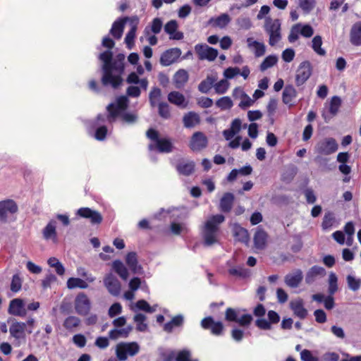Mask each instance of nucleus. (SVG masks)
Returning a JSON list of instances; mask_svg holds the SVG:
<instances>
[{
  "instance_id": "f257e3e1",
  "label": "nucleus",
  "mask_w": 361,
  "mask_h": 361,
  "mask_svg": "<svg viewBox=\"0 0 361 361\" xmlns=\"http://www.w3.org/2000/svg\"><path fill=\"white\" fill-rule=\"evenodd\" d=\"M112 56V52L109 50L101 53L99 56V59L103 62L102 83L104 86L109 85L116 89L123 82L121 75L124 71L125 56L119 54L114 59Z\"/></svg>"
},
{
  "instance_id": "f03ea898",
  "label": "nucleus",
  "mask_w": 361,
  "mask_h": 361,
  "mask_svg": "<svg viewBox=\"0 0 361 361\" xmlns=\"http://www.w3.org/2000/svg\"><path fill=\"white\" fill-rule=\"evenodd\" d=\"M225 221L223 214L209 216L201 227V234L204 245L211 246L219 242L220 226Z\"/></svg>"
},
{
  "instance_id": "7ed1b4c3",
  "label": "nucleus",
  "mask_w": 361,
  "mask_h": 361,
  "mask_svg": "<svg viewBox=\"0 0 361 361\" xmlns=\"http://www.w3.org/2000/svg\"><path fill=\"white\" fill-rule=\"evenodd\" d=\"M147 136L154 142L149 145V149L152 151L157 149L161 153H170L173 149V145L169 138L159 137V133L154 129H149L147 131Z\"/></svg>"
},
{
  "instance_id": "20e7f679",
  "label": "nucleus",
  "mask_w": 361,
  "mask_h": 361,
  "mask_svg": "<svg viewBox=\"0 0 361 361\" xmlns=\"http://www.w3.org/2000/svg\"><path fill=\"white\" fill-rule=\"evenodd\" d=\"M140 350V345L135 342H120L115 348L116 358L120 361H126L128 357H134Z\"/></svg>"
},
{
  "instance_id": "39448f33",
  "label": "nucleus",
  "mask_w": 361,
  "mask_h": 361,
  "mask_svg": "<svg viewBox=\"0 0 361 361\" xmlns=\"http://www.w3.org/2000/svg\"><path fill=\"white\" fill-rule=\"evenodd\" d=\"M9 326L10 336L13 339V344L16 347H20L26 342V323L18 322L16 319L11 320Z\"/></svg>"
},
{
  "instance_id": "423d86ee",
  "label": "nucleus",
  "mask_w": 361,
  "mask_h": 361,
  "mask_svg": "<svg viewBox=\"0 0 361 361\" xmlns=\"http://www.w3.org/2000/svg\"><path fill=\"white\" fill-rule=\"evenodd\" d=\"M264 29L269 36V44L270 46L276 45L281 39V22L279 19L266 18Z\"/></svg>"
},
{
  "instance_id": "0eeeda50",
  "label": "nucleus",
  "mask_w": 361,
  "mask_h": 361,
  "mask_svg": "<svg viewBox=\"0 0 361 361\" xmlns=\"http://www.w3.org/2000/svg\"><path fill=\"white\" fill-rule=\"evenodd\" d=\"M128 105V99L126 96L118 97L114 103L108 105L107 111V121L112 123L115 121L116 118L124 110H126Z\"/></svg>"
},
{
  "instance_id": "6e6552de",
  "label": "nucleus",
  "mask_w": 361,
  "mask_h": 361,
  "mask_svg": "<svg viewBox=\"0 0 361 361\" xmlns=\"http://www.w3.org/2000/svg\"><path fill=\"white\" fill-rule=\"evenodd\" d=\"M74 307L76 313L81 316H86L91 310V302L84 293H78L74 300Z\"/></svg>"
},
{
  "instance_id": "1a4fd4ad",
  "label": "nucleus",
  "mask_w": 361,
  "mask_h": 361,
  "mask_svg": "<svg viewBox=\"0 0 361 361\" xmlns=\"http://www.w3.org/2000/svg\"><path fill=\"white\" fill-rule=\"evenodd\" d=\"M338 147V143L334 138L326 137L317 142L315 151L322 155H329L336 152Z\"/></svg>"
},
{
  "instance_id": "9d476101",
  "label": "nucleus",
  "mask_w": 361,
  "mask_h": 361,
  "mask_svg": "<svg viewBox=\"0 0 361 361\" xmlns=\"http://www.w3.org/2000/svg\"><path fill=\"white\" fill-rule=\"evenodd\" d=\"M195 51L200 60H207L213 61L218 56L217 49L209 47L206 44H197L195 46Z\"/></svg>"
},
{
  "instance_id": "9b49d317",
  "label": "nucleus",
  "mask_w": 361,
  "mask_h": 361,
  "mask_svg": "<svg viewBox=\"0 0 361 361\" xmlns=\"http://www.w3.org/2000/svg\"><path fill=\"white\" fill-rule=\"evenodd\" d=\"M18 205L12 200H6L0 202V221L6 223L11 215L18 212Z\"/></svg>"
},
{
  "instance_id": "f8f14e48",
  "label": "nucleus",
  "mask_w": 361,
  "mask_h": 361,
  "mask_svg": "<svg viewBox=\"0 0 361 361\" xmlns=\"http://www.w3.org/2000/svg\"><path fill=\"white\" fill-rule=\"evenodd\" d=\"M208 145L207 137L200 131L194 133L189 142L190 148L194 152H199L206 148Z\"/></svg>"
},
{
  "instance_id": "ddd939ff",
  "label": "nucleus",
  "mask_w": 361,
  "mask_h": 361,
  "mask_svg": "<svg viewBox=\"0 0 361 361\" xmlns=\"http://www.w3.org/2000/svg\"><path fill=\"white\" fill-rule=\"evenodd\" d=\"M312 74V66L309 61L302 62L297 69L295 75V82L297 86L303 85Z\"/></svg>"
},
{
  "instance_id": "4468645a",
  "label": "nucleus",
  "mask_w": 361,
  "mask_h": 361,
  "mask_svg": "<svg viewBox=\"0 0 361 361\" xmlns=\"http://www.w3.org/2000/svg\"><path fill=\"white\" fill-rule=\"evenodd\" d=\"M104 285L111 295L118 296L120 295L121 290V283L111 273L106 274L104 278Z\"/></svg>"
},
{
  "instance_id": "2eb2a0df",
  "label": "nucleus",
  "mask_w": 361,
  "mask_h": 361,
  "mask_svg": "<svg viewBox=\"0 0 361 361\" xmlns=\"http://www.w3.org/2000/svg\"><path fill=\"white\" fill-rule=\"evenodd\" d=\"M179 48H171L162 53L160 57V63L163 66H168L175 63L181 55Z\"/></svg>"
},
{
  "instance_id": "dca6fc26",
  "label": "nucleus",
  "mask_w": 361,
  "mask_h": 361,
  "mask_svg": "<svg viewBox=\"0 0 361 361\" xmlns=\"http://www.w3.org/2000/svg\"><path fill=\"white\" fill-rule=\"evenodd\" d=\"M201 326L204 329L211 331V333L215 336H220L224 331V325L221 322H215L212 317L204 318L201 321Z\"/></svg>"
},
{
  "instance_id": "f3484780",
  "label": "nucleus",
  "mask_w": 361,
  "mask_h": 361,
  "mask_svg": "<svg viewBox=\"0 0 361 361\" xmlns=\"http://www.w3.org/2000/svg\"><path fill=\"white\" fill-rule=\"evenodd\" d=\"M8 312L11 315L20 317H24L27 314L24 302L20 298H15L10 302Z\"/></svg>"
},
{
  "instance_id": "a211bd4d",
  "label": "nucleus",
  "mask_w": 361,
  "mask_h": 361,
  "mask_svg": "<svg viewBox=\"0 0 361 361\" xmlns=\"http://www.w3.org/2000/svg\"><path fill=\"white\" fill-rule=\"evenodd\" d=\"M303 279L302 270L298 269L286 274L284 277L286 285L291 288H298Z\"/></svg>"
},
{
  "instance_id": "6ab92c4d",
  "label": "nucleus",
  "mask_w": 361,
  "mask_h": 361,
  "mask_svg": "<svg viewBox=\"0 0 361 361\" xmlns=\"http://www.w3.org/2000/svg\"><path fill=\"white\" fill-rule=\"evenodd\" d=\"M178 23L175 20H171L164 25V31L169 35L170 39L180 40L183 39L184 35L182 32L178 31Z\"/></svg>"
},
{
  "instance_id": "aec40b11",
  "label": "nucleus",
  "mask_w": 361,
  "mask_h": 361,
  "mask_svg": "<svg viewBox=\"0 0 361 361\" xmlns=\"http://www.w3.org/2000/svg\"><path fill=\"white\" fill-rule=\"evenodd\" d=\"M326 274L324 268L319 266L312 267L306 273L305 282L312 284L319 278L324 277Z\"/></svg>"
},
{
  "instance_id": "412c9836",
  "label": "nucleus",
  "mask_w": 361,
  "mask_h": 361,
  "mask_svg": "<svg viewBox=\"0 0 361 361\" xmlns=\"http://www.w3.org/2000/svg\"><path fill=\"white\" fill-rule=\"evenodd\" d=\"M77 214L81 217L90 219L92 224H100L102 221V215L97 211L88 207H82L77 212Z\"/></svg>"
},
{
  "instance_id": "4be33fe9",
  "label": "nucleus",
  "mask_w": 361,
  "mask_h": 361,
  "mask_svg": "<svg viewBox=\"0 0 361 361\" xmlns=\"http://www.w3.org/2000/svg\"><path fill=\"white\" fill-rule=\"evenodd\" d=\"M267 233L263 228L257 227L253 237L255 247L258 250L264 249L267 245Z\"/></svg>"
},
{
  "instance_id": "5701e85b",
  "label": "nucleus",
  "mask_w": 361,
  "mask_h": 361,
  "mask_svg": "<svg viewBox=\"0 0 361 361\" xmlns=\"http://www.w3.org/2000/svg\"><path fill=\"white\" fill-rule=\"evenodd\" d=\"M233 235L235 240L247 244L250 240L249 233L247 229L243 228L238 224L231 226Z\"/></svg>"
},
{
  "instance_id": "b1692460",
  "label": "nucleus",
  "mask_w": 361,
  "mask_h": 361,
  "mask_svg": "<svg viewBox=\"0 0 361 361\" xmlns=\"http://www.w3.org/2000/svg\"><path fill=\"white\" fill-rule=\"evenodd\" d=\"M131 21V28L126 34L125 37V43L126 44L127 47L129 49H131L134 46V39L136 35V30L137 24L139 22V19L137 16H133L130 18Z\"/></svg>"
},
{
  "instance_id": "393cba45",
  "label": "nucleus",
  "mask_w": 361,
  "mask_h": 361,
  "mask_svg": "<svg viewBox=\"0 0 361 361\" xmlns=\"http://www.w3.org/2000/svg\"><path fill=\"white\" fill-rule=\"evenodd\" d=\"M128 20H130V18L126 17L123 18H121V19L116 20L113 23L111 29L110 30V33L114 38H116L117 39H119L121 38L123 32L125 24H126V21H128Z\"/></svg>"
},
{
  "instance_id": "a878e982",
  "label": "nucleus",
  "mask_w": 361,
  "mask_h": 361,
  "mask_svg": "<svg viewBox=\"0 0 361 361\" xmlns=\"http://www.w3.org/2000/svg\"><path fill=\"white\" fill-rule=\"evenodd\" d=\"M200 115L195 111H189L183 116V123L185 128H192L200 124Z\"/></svg>"
},
{
  "instance_id": "bb28decb",
  "label": "nucleus",
  "mask_w": 361,
  "mask_h": 361,
  "mask_svg": "<svg viewBox=\"0 0 361 361\" xmlns=\"http://www.w3.org/2000/svg\"><path fill=\"white\" fill-rule=\"evenodd\" d=\"M247 47L252 50L256 57H261L266 52V47L264 43L255 40L252 37L247 39Z\"/></svg>"
},
{
  "instance_id": "cd10ccee",
  "label": "nucleus",
  "mask_w": 361,
  "mask_h": 361,
  "mask_svg": "<svg viewBox=\"0 0 361 361\" xmlns=\"http://www.w3.org/2000/svg\"><path fill=\"white\" fill-rule=\"evenodd\" d=\"M350 42L355 46H361V21L353 25L350 32Z\"/></svg>"
},
{
  "instance_id": "c85d7f7f",
  "label": "nucleus",
  "mask_w": 361,
  "mask_h": 361,
  "mask_svg": "<svg viewBox=\"0 0 361 361\" xmlns=\"http://www.w3.org/2000/svg\"><path fill=\"white\" fill-rule=\"evenodd\" d=\"M168 100L180 108H185L188 106V101L185 96L179 92L173 91L168 95Z\"/></svg>"
},
{
  "instance_id": "c756f323",
  "label": "nucleus",
  "mask_w": 361,
  "mask_h": 361,
  "mask_svg": "<svg viewBox=\"0 0 361 361\" xmlns=\"http://www.w3.org/2000/svg\"><path fill=\"white\" fill-rule=\"evenodd\" d=\"M56 222L54 220H51L48 224L43 229L42 234L45 240H51L54 242H56Z\"/></svg>"
},
{
  "instance_id": "7c9ffc66",
  "label": "nucleus",
  "mask_w": 361,
  "mask_h": 361,
  "mask_svg": "<svg viewBox=\"0 0 361 361\" xmlns=\"http://www.w3.org/2000/svg\"><path fill=\"white\" fill-rule=\"evenodd\" d=\"M188 78V73L184 69H180L174 74L173 80L176 87L180 89L185 86Z\"/></svg>"
},
{
  "instance_id": "2f4dec72",
  "label": "nucleus",
  "mask_w": 361,
  "mask_h": 361,
  "mask_svg": "<svg viewBox=\"0 0 361 361\" xmlns=\"http://www.w3.org/2000/svg\"><path fill=\"white\" fill-rule=\"evenodd\" d=\"M178 172L183 176H190L195 171V163L192 161H183L176 166Z\"/></svg>"
},
{
  "instance_id": "473e14b6",
  "label": "nucleus",
  "mask_w": 361,
  "mask_h": 361,
  "mask_svg": "<svg viewBox=\"0 0 361 361\" xmlns=\"http://www.w3.org/2000/svg\"><path fill=\"white\" fill-rule=\"evenodd\" d=\"M126 262L133 273L141 272L142 267L138 264L137 255L135 252H130L126 255Z\"/></svg>"
},
{
  "instance_id": "72a5a7b5",
  "label": "nucleus",
  "mask_w": 361,
  "mask_h": 361,
  "mask_svg": "<svg viewBox=\"0 0 361 361\" xmlns=\"http://www.w3.org/2000/svg\"><path fill=\"white\" fill-rule=\"evenodd\" d=\"M297 96V92L293 85H287L285 87L282 99L283 102L290 106H293V101L295 99Z\"/></svg>"
},
{
  "instance_id": "f704fd0d",
  "label": "nucleus",
  "mask_w": 361,
  "mask_h": 361,
  "mask_svg": "<svg viewBox=\"0 0 361 361\" xmlns=\"http://www.w3.org/2000/svg\"><path fill=\"white\" fill-rule=\"evenodd\" d=\"M234 201V195L232 193H225L220 200L219 209L223 212H228L231 210Z\"/></svg>"
},
{
  "instance_id": "c9c22d12",
  "label": "nucleus",
  "mask_w": 361,
  "mask_h": 361,
  "mask_svg": "<svg viewBox=\"0 0 361 361\" xmlns=\"http://www.w3.org/2000/svg\"><path fill=\"white\" fill-rule=\"evenodd\" d=\"M291 310L294 314L300 319H305L307 314V310L303 306L301 300L292 301L290 304Z\"/></svg>"
},
{
  "instance_id": "e433bc0d",
  "label": "nucleus",
  "mask_w": 361,
  "mask_h": 361,
  "mask_svg": "<svg viewBox=\"0 0 361 361\" xmlns=\"http://www.w3.org/2000/svg\"><path fill=\"white\" fill-rule=\"evenodd\" d=\"M133 327L128 326L122 329H114L109 332V337L111 340H116L119 338H127L131 332Z\"/></svg>"
},
{
  "instance_id": "4c0bfd02",
  "label": "nucleus",
  "mask_w": 361,
  "mask_h": 361,
  "mask_svg": "<svg viewBox=\"0 0 361 361\" xmlns=\"http://www.w3.org/2000/svg\"><path fill=\"white\" fill-rule=\"evenodd\" d=\"M231 17L227 13H222L216 18H212L209 20V23L213 26L219 27L221 29L226 27L231 22Z\"/></svg>"
},
{
  "instance_id": "58836bf2",
  "label": "nucleus",
  "mask_w": 361,
  "mask_h": 361,
  "mask_svg": "<svg viewBox=\"0 0 361 361\" xmlns=\"http://www.w3.org/2000/svg\"><path fill=\"white\" fill-rule=\"evenodd\" d=\"M183 320L184 318L182 315H176L173 317L170 322L164 324V330L168 333H171L174 328L182 326Z\"/></svg>"
},
{
  "instance_id": "ea45409f",
  "label": "nucleus",
  "mask_w": 361,
  "mask_h": 361,
  "mask_svg": "<svg viewBox=\"0 0 361 361\" xmlns=\"http://www.w3.org/2000/svg\"><path fill=\"white\" fill-rule=\"evenodd\" d=\"M67 288L69 289H74L79 288L81 289H86L88 288V283L80 278H69L67 281Z\"/></svg>"
},
{
  "instance_id": "a19ab883",
  "label": "nucleus",
  "mask_w": 361,
  "mask_h": 361,
  "mask_svg": "<svg viewBox=\"0 0 361 361\" xmlns=\"http://www.w3.org/2000/svg\"><path fill=\"white\" fill-rule=\"evenodd\" d=\"M112 267L122 279L126 280L128 278V271L121 261L115 260Z\"/></svg>"
},
{
  "instance_id": "79ce46f5",
  "label": "nucleus",
  "mask_w": 361,
  "mask_h": 361,
  "mask_svg": "<svg viewBox=\"0 0 361 361\" xmlns=\"http://www.w3.org/2000/svg\"><path fill=\"white\" fill-rule=\"evenodd\" d=\"M216 79L215 77L211 75L207 76V78L202 80L198 85V90L202 93H207L210 89L214 86Z\"/></svg>"
},
{
  "instance_id": "37998d69",
  "label": "nucleus",
  "mask_w": 361,
  "mask_h": 361,
  "mask_svg": "<svg viewBox=\"0 0 361 361\" xmlns=\"http://www.w3.org/2000/svg\"><path fill=\"white\" fill-rule=\"evenodd\" d=\"M147 317L145 314L138 313L136 314L133 317V321L136 323V329L138 331H147L148 329V325L145 323Z\"/></svg>"
},
{
  "instance_id": "c03bdc74",
  "label": "nucleus",
  "mask_w": 361,
  "mask_h": 361,
  "mask_svg": "<svg viewBox=\"0 0 361 361\" xmlns=\"http://www.w3.org/2000/svg\"><path fill=\"white\" fill-rule=\"evenodd\" d=\"M80 319L75 316H69L63 322V326L66 329L73 331L80 324Z\"/></svg>"
},
{
  "instance_id": "a18cd8bd",
  "label": "nucleus",
  "mask_w": 361,
  "mask_h": 361,
  "mask_svg": "<svg viewBox=\"0 0 361 361\" xmlns=\"http://www.w3.org/2000/svg\"><path fill=\"white\" fill-rule=\"evenodd\" d=\"M278 62V57L276 55H269L267 56L262 63L260 64L259 69L261 71H264L269 68L276 65Z\"/></svg>"
},
{
  "instance_id": "49530a36",
  "label": "nucleus",
  "mask_w": 361,
  "mask_h": 361,
  "mask_svg": "<svg viewBox=\"0 0 361 361\" xmlns=\"http://www.w3.org/2000/svg\"><path fill=\"white\" fill-rule=\"evenodd\" d=\"M322 39L319 35L315 36L312 40V48L319 56H324L326 51L322 48Z\"/></svg>"
},
{
  "instance_id": "de8ad7c7",
  "label": "nucleus",
  "mask_w": 361,
  "mask_h": 361,
  "mask_svg": "<svg viewBox=\"0 0 361 361\" xmlns=\"http://www.w3.org/2000/svg\"><path fill=\"white\" fill-rule=\"evenodd\" d=\"M48 264L55 269V271L59 276H63L65 273V268L60 261L56 257H50L48 259Z\"/></svg>"
},
{
  "instance_id": "09e8293b",
  "label": "nucleus",
  "mask_w": 361,
  "mask_h": 361,
  "mask_svg": "<svg viewBox=\"0 0 361 361\" xmlns=\"http://www.w3.org/2000/svg\"><path fill=\"white\" fill-rule=\"evenodd\" d=\"M329 288L328 291L330 295H334L338 290V278L336 275L331 272L329 276Z\"/></svg>"
},
{
  "instance_id": "8fccbe9b",
  "label": "nucleus",
  "mask_w": 361,
  "mask_h": 361,
  "mask_svg": "<svg viewBox=\"0 0 361 361\" xmlns=\"http://www.w3.org/2000/svg\"><path fill=\"white\" fill-rule=\"evenodd\" d=\"M315 0H298V6L305 13H309L315 6Z\"/></svg>"
},
{
  "instance_id": "3c124183",
  "label": "nucleus",
  "mask_w": 361,
  "mask_h": 361,
  "mask_svg": "<svg viewBox=\"0 0 361 361\" xmlns=\"http://www.w3.org/2000/svg\"><path fill=\"white\" fill-rule=\"evenodd\" d=\"M216 105L221 110L230 109L233 104L229 97H223L216 102Z\"/></svg>"
},
{
  "instance_id": "603ef678",
  "label": "nucleus",
  "mask_w": 361,
  "mask_h": 361,
  "mask_svg": "<svg viewBox=\"0 0 361 361\" xmlns=\"http://www.w3.org/2000/svg\"><path fill=\"white\" fill-rule=\"evenodd\" d=\"M230 86L229 82L226 79L220 80L219 82L214 84L215 92L217 94H224L228 90Z\"/></svg>"
},
{
  "instance_id": "864d4df0",
  "label": "nucleus",
  "mask_w": 361,
  "mask_h": 361,
  "mask_svg": "<svg viewBox=\"0 0 361 361\" xmlns=\"http://www.w3.org/2000/svg\"><path fill=\"white\" fill-rule=\"evenodd\" d=\"M341 100L339 97L334 96L329 104V111L333 115L335 116L341 106Z\"/></svg>"
},
{
  "instance_id": "5fc2aeb1",
  "label": "nucleus",
  "mask_w": 361,
  "mask_h": 361,
  "mask_svg": "<svg viewBox=\"0 0 361 361\" xmlns=\"http://www.w3.org/2000/svg\"><path fill=\"white\" fill-rule=\"evenodd\" d=\"M228 273L230 275L241 278L249 276V271L241 267H231L228 269Z\"/></svg>"
},
{
  "instance_id": "6e6d98bb",
  "label": "nucleus",
  "mask_w": 361,
  "mask_h": 361,
  "mask_svg": "<svg viewBox=\"0 0 361 361\" xmlns=\"http://www.w3.org/2000/svg\"><path fill=\"white\" fill-rule=\"evenodd\" d=\"M346 280L349 288L353 291L357 290L361 286V279H356L353 276L348 275Z\"/></svg>"
},
{
  "instance_id": "4d7b16f0",
  "label": "nucleus",
  "mask_w": 361,
  "mask_h": 361,
  "mask_svg": "<svg viewBox=\"0 0 361 361\" xmlns=\"http://www.w3.org/2000/svg\"><path fill=\"white\" fill-rule=\"evenodd\" d=\"M135 307L148 313H152L156 311V307H151L145 300H140L135 303Z\"/></svg>"
},
{
  "instance_id": "13d9d810",
  "label": "nucleus",
  "mask_w": 361,
  "mask_h": 361,
  "mask_svg": "<svg viewBox=\"0 0 361 361\" xmlns=\"http://www.w3.org/2000/svg\"><path fill=\"white\" fill-rule=\"evenodd\" d=\"M163 23L159 18H155L151 23L150 27H149V32L154 35L159 34L162 28Z\"/></svg>"
},
{
  "instance_id": "bf43d9fd",
  "label": "nucleus",
  "mask_w": 361,
  "mask_h": 361,
  "mask_svg": "<svg viewBox=\"0 0 361 361\" xmlns=\"http://www.w3.org/2000/svg\"><path fill=\"white\" fill-rule=\"evenodd\" d=\"M236 23L240 29L249 30L252 27V23L250 18L240 16L236 20Z\"/></svg>"
},
{
  "instance_id": "052dcab7",
  "label": "nucleus",
  "mask_w": 361,
  "mask_h": 361,
  "mask_svg": "<svg viewBox=\"0 0 361 361\" xmlns=\"http://www.w3.org/2000/svg\"><path fill=\"white\" fill-rule=\"evenodd\" d=\"M161 96V91L158 87H154L149 93V102L152 106H154Z\"/></svg>"
},
{
  "instance_id": "680f3d73",
  "label": "nucleus",
  "mask_w": 361,
  "mask_h": 361,
  "mask_svg": "<svg viewBox=\"0 0 361 361\" xmlns=\"http://www.w3.org/2000/svg\"><path fill=\"white\" fill-rule=\"evenodd\" d=\"M299 25V29L300 32V35L304 37H310L314 34V30L310 25H302L301 23H298Z\"/></svg>"
},
{
  "instance_id": "e2e57ef3",
  "label": "nucleus",
  "mask_w": 361,
  "mask_h": 361,
  "mask_svg": "<svg viewBox=\"0 0 361 361\" xmlns=\"http://www.w3.org/2000/svg\"><path fill=\"white\" fill-rule=\"evenodd\" d=\"M22 280L18 274L13 276L12 281L11 283V290L13 292H18L21 289Z\"/></svg>"
},
{
  "instance_id": "0e129e2a",
  "label": "nucleus",
  "mask_w": 361,
  "mask_h": 361,
  "mask_svg": "<svg viewBox=\"0 0 361 361\" xmlns=\"http://www.w3.org/2000/svg\"><path fill=\"white\" fill-rule=\"evenodd\" d=\"M159 114L162 118H169L171 116L169 104L164 102L159 103Z\"/></svg>"
},
{
  "instance_id": "69168bd1",
  "label": "nucleus",
  "mask_w": 361,
  "mask_h": 361,
  "mask_svg": "<svg viewBox=\"0 0 361 361\" xmlns=\"http://www.w3.org/2000/svg\"><path fill=\"white\" fill-rule=\"evenodd\" d=\"M72 341L75 345L80 348L85 347L87 343L85 336L81 334L74 335Z\"/></svg>"
},
{
  "instance_id": "338daca9",
  "label": "nucleus",
  "mask_w": 361,
  "mask_h": 361,
  "mask_svg": "<svg viewBox=\"0 0 361 361\" xmlns=\"http://www.w3.org/2000/svg\"><path fill=\"white\" fill-rule=\"evenodd\" d=\"M300 359L302 361H319V359L314 356L310 350L307 349L301 350Z\"/></svg>"
},
{
  "instance_id": "774afa93",
  "label": "nucleus",
  "mask_w": 361,
  "mask_h": 361,
  "mask_svg": "<svg viewBox=\"0 0 361 361\" xmlns=\"http://www.w3.org/2000/svg\"><path fill=\"white\" fill-rule=\"evenodd\" d=\"M176 361H192L190 352L187 350L179 351L176 357Z\"/></svg>"
}]
</instances>
